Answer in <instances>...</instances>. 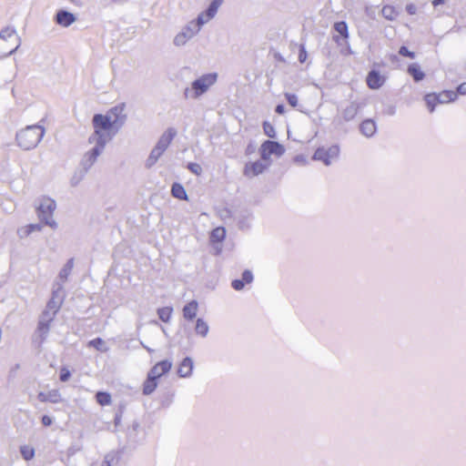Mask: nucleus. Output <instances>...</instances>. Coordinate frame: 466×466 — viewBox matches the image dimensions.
<instances>
[{"mask_svg": "<svg viewBox=\"0 0 466 466\" xmlns=\"http://www.w3.org/2000/svg\"><path fill=\"white\" fill-rule=\"evenodd\" d=\"M334 29L337 33H339L341 36L344 38H347L349 36L348 33V25L345 22H338L334 25Z\"/></svg>", "mask_w": 466, "mask_h": 466, "instance_id": "37", "label": "nucleus"}, {"mask_svg": "<svg viewBox=\"0 0 466 466\" xmlns=\"http://www.w3.org/2000/svg\"><path fill=\"white\" fill-rule=\"evenodd\" d=\"M241 280H243V282L245 284H248V283H251L252 280H253V274L251 271L249 270H245L242 274V279Z\"/></svg>", "mask_w": 466, "mask_h": 466, "instance_id": "43", "label": "nucleus"}, {"mask_svg": "<svg viewBox=\"0 0 466 466\" xmlns=\"http://www.w3.org/2000/svg\"><path fill=\"white\" fill-rule=\"evenodd\" d=\"M245 283L241 279H235L232 281V288L236 290L244 289Z\"/></svg>", "mask_w": 466, "mask_h": 466, "instance_id": "45", "label": "nucleus"}, {"mask_svg": "<svg viewBox=\"0 0 466 466\" xmlns=\"http://www.w3.org/2000/svg\"><path fill=\"white\" fill-rule=\"evenodd\" d=\"M426 105L431 112H433L435 106L440 104L436 94H428L425 96Z\"/></svg>", "mask_w": 466, "mask_h": 466, "instance_id": "36", "label": "nucleus"}, {"mask_svg": "<svg viewBox=\"0 0 466 466\" xmlns=\"http://www.w3.org/2000/svg\"><path fill=\"white\" fill-rule=\"evenodd\" d=\"M56 202L50 198H43L38 207V216L40 219L47 226L55 228L56 222L53 218V213L56 209Z\"/></svg>", "mask_w": 466, "mask_h": 466, "instance_id": "8", "label": "nucleus"}, {"mask_svg": "<svg viewBox=\"0 0 466 466\" xmlns=\"http://www.w3.org/2000/svg\"><path fill=\"white\" fill-rule=\"evenodd\" d=\"M198 302L195 300H192L188 302L185 307L183 308V316L186 319L192 320L198 313Z\"/></svg>", "mask_w": 466, "mask_h": 466, "instance_id": "23", "label": "nucleus"}, {"mask_svg": "<svg viewBox=\"0 0 466 466\" xmlns=\"http://www.w3.org/2000/svg\"><path fill=\"white\" fill-rule=\"evenodd\" d=\"M37 398L41 402L58 403L62 400L61 394L57 390H52L47 392H39Z\"/></svg>", "mask_w": 466, "mask_h": 466, "instance_id": "19", "label": "nucleus"}, {"mask_svg": "<svg viewBox=\"0 0 466 466\" xmlns=\"http://www.w3.org/2000/svg\"><path fill=\"white\" fill-rule=\"evenodd\" d=\"M41 420H42L43 425L46 427L50 426L52 424V419L47 415H44L42 417Z\"/></svg>", "mask_w": 466, "mask_h": 466, "instance_id": "49", "label": "nucleus"}, {"mask_svg": "<svg viewBox=\"0 0 466 466\" xmlns=\"http://www.w3.org/2000/svg\"><path fill=\"white\" fill-rule=\"evenodd\" d=\"M381 15L384 18L390 21L396 19L398 13L396 9L391 5H384L381 9Z\"/></svg>", "mask_w": 466, "mask_h": 466, "instance_id": "29", "label": "nucleus"}, {"mask_svg": "<svg viewBox=\"0 0 466 466\" xmlns=\"http://www.w3.org/2000/svg\"><path fill=\"white\" fill-rule=\"evenodd\" d=\"M88 171H86L83 168H79V170L76 171L70 179V183L72 186H77L85 177L86 174Z\"/></svg>", "mask_w": 466, "mask_h": 466, "instance_id": "35", "label": "nucleus"}, {"mask_svg": "<svg viewBox=\"0 0 466 466\" xmlns=\"http://www.w3.org/2000/svg\"><path fill=\"white\" fill-rule=\"evenodd\" d=\"M96 400L101 406L109 405L112 401L111 395L106 391H98L96 394Z\"/></svg>", "mask_w": 466, "mask_h": 466, "instance_id": "30", "label": "nucleus"}, {"mask_svg": "<svg viewBox=\"0 0 466 466\" xmlns=\"http://www.w3.org/2000/svg\"><path fill=\"white\" fill-rule=\"evenodd\" d=\"M286 149L283 145L272 140H266L259 147L260 157L263 161L267 162L268 165H271L274 158L282 157Z\"/></svg>", "mask_w": 466, "mask_h": 466, "instance_id": "6", "label": "nucleus"}, {"mask_svg": "<svg viewBox=\"0 0 466 466\" xmlns=\"http://www.w3.org/2000/svg\"><path fill=\"white\" fill-rule=\"evenodd\" d=\"M172 312L173 309L171 307H163L158 309L157 315L162 321L167 322L172 316Z\"/></svg>", "mask_w": 466, "mask_h": 466, "instance_id": "33", "label": "nucleus"}, {"mask_svg": "<svg viewBox=\"0 0 466 466\" xmlns=\"http://www.w3.org/2000/svg\"><path fill=\"white\" fill-rule=\"evenodd\" d=\"M406 11L410 14V15H415L416 12H417V6L414 5V4H408L406 5Z\"/></svg>", "mask_w": 466, "mask_h": 466, "instance_id": "47", "label": "nucleus"}, {"mask_svg": "<svg viewBox=\"0 0 466 466\" xmlns=\"http://www.w3.org/2000/svg\"><path fill=\"white\" fill-rule=\"evenodd\" d=\"M92 146V148L84 154L80 162V167L86 171H89V169L94 166L98 157L103 153L105 149V147H100L99 145Z\"/></svg>", "mask_w": 466, "mask_h": 466, "instance_id": "10", "label": "nucleus"}, {"mask_svg": "<svg viewBox=\"0 0 466 466\" xmlns=\"http://www.w3.org/2000/svg\"><path fill=\"white\" fill-rule=\"evenodd\" d=\"M339 154L340 148L339 145H326L321 146L315 150L312 156V159L315 161H319L325 166L329 167L339 159Z\"/></svg>", "mask_w": 466, "mask_h": 466, "instance_id": "5", "label": "nucleus"}, {"mask_svg": "<svg viewBox=\"0 0 466 466\" xmlns=\"http://www.w3.org/2000/svg\"><path fill=\"white\" fill-rule=\"evenodd\" d=\"M21 46V38L15 28L5 26L0 31V56L6 57Z\"/></svg>", "mask_w": 466, "mask_h": 466, "instance_id": "4", "label": "nucleus"}, {"mask_svg": "<svg viewBox=\"0 0 466 466\" xmlns=\"http://www.w3.org/2000/svg\"><path fill=\"white\" fill-rule=\"evenodd\" d=\"M357 115V106L354 104H350L342 111V116L346 121L352 120Z\"/></svg>", "mask_w": 466, "mask_h": 466, "instance_id": "31", "label": "nucleus"}, {"mask_svg": "<svg viewBox=\"0 0 466 466\" xmlns=\"http://www.w3.org/2000/svg\"><path fill=\"white\" fill-rule=\"evenodd\" d=\"M457 94L466 95V82L461 84L457 88Z\"/></svg>", "mask_w": 466, "mask_h": 466, "instance_id": "50", "label": "nucleus"}, {"mask_svg": "<svg viewBox=\"0 0 466 466\" xmlns=\"http://www.w3.org/2000/svg\"><path fill=\"white\" fill-rule=\"evenodd\" d=\"M163 154H164L163 151H161L154 147L152 148L148 157L146 160V164H145L146 167L151 168L153 166H155Z\"/></svg>", "mask_w": 466, "mask_h": 466, "instance_id": "25", "label": "nucleus"}, {"mask_svg": "<svg viewBox=\"0 0 466 466\" xmlns=\"http://www.w3.org/2000/svg\"><path fill=\"white\" fill-rule=\"evenodd\" d=\"M360 132L367 137H372L376 132V124L373 120H364L360 125Z\"/></svg>", "mask_w": 466, "mask_h": 466, "instance_id": "24", "label": "nucleus"}, {"mask_svg": "<svg viewBox=\"0 0 466 466\" xmlns=\"http://www.w3.org/2000/svg\"><path fill=\"white\" fill-rule=\"evenodd\" d=\"M295 161L296 162H303V163H306V159L303 156H297L296 158H295Z\"/></svg>", "mask_w": 466, "mask_h": 466, "instance_id": "55", "label": "nucleus"}, {"mask_svg": "<svg viewBox=\"0 0 466 466\" xmlns=\"http://www.w3.org/2000/svg\"><path fill=\"white\" fill-rule=\"evenodd\" d=\"M285 97L290 106L297 107L299 106V98H298L297 95L286 93Z\"/></svg>", "mask_w": 466, "mask_h": 466, "instance_id": "39", "label": "nucleus"}, {"mask_svg": "<svg viewBox=\"0 0 466 466\" xmlns=\"http://www.w3.org/2000/svg\"><path fill=\"white\" fill-rule=\"evenodd\" d=\"M112 461L113 458H109L108 456H106L100 466H111Z\"/></svg>", "mask_w": 466, "mask_h": 466, "instance_id": "52", "label": "nucleus"}, {"mask_svg": "<svg viewBox=\"0 0 466 466\" xmlns=\"http://www.w3.org/2000/svg\"><path fill=\"white\" fill-rule=\"evenodd\" d=\"M90 345L96 347V348H98V346H100L101 344H103V340L99 338H96L95 339H92L90 342H89Z\"/></svg>", "mask_w": 466, "mask_h": 466, "instance_id": "51", "label": "nucleus"}, {"mask_svg": "<svg viewBox=\"0 0 466 466\" xmlns=\"http://www.w3.org/2000/svg\"><path fill=\"white\" fill-rule=\"evenodd\" d=\"M30 229H28L27 226H22L17 229V236L19 238H25L30 235Z\"/></svg>", "mask_w": 466, "mask_h": 466, "instance_id": "42", "label": "nucleus"}, {"mask_svg": "<svg viewBox=\"0 0 466 466\" xmlns=\"http://www.w3.org/2000/svg\"><path fill=\"white\" fill-rule=\"evenodd\" d=\"M444 3H445V0H433L432 5L436 7L440 5H443Z\"/></svg>", "mask_w": 466, "mask_h": 466, "instance_id": "54", "label": "nucleus"}, {"mask_svg": "<svg viewBox=\"0 0 466 466\" xmlns=\"http://www.w3.org/2000/svg\"><path fill=\"white\" fill-rule=\"evenodd\" d=\"M20 452L22 454V457L25 461H30L35 456V449L30 445H23L20 447Z\"/></svg>", "mask_w": 466, "mask_h": 466, "instance_id": "34", "label": "nucleus"}, {"mask_svg": "<svg viewBox=\"0 0 466 466\" xmlns=\"http://www.w3.org/2000/svg\"><path fill=\"white\" fill-rule=\"evenodd\" d=\"M74 266H75L74 258H69L64 264V266L60 269L59 274L56 279L57 285L62 286L63 284H65L67 281L68 277L71 275V273L73 271Z\"/></svg>", "mask_w": 466, "mask_h": 466, "instance_id": "18", "label": "nucleus"}, {"mask_svg": "<svg viewBox=\"0 0 466 466\" xmlns=\"http://www.w3.org/2000/svg\"><path fill=\"white\" fill-rule=\"evenodd\" d=\"M171 193H172V196L176 198L183 199V200L187 198V192H186L184 187L180 184H177V183L174 184L171 188Z\"/></svg>", "mask_w": 466, "mask_h": 466, "instance_id": "28", "label": "nucleus"}, {"mask_svg": "<svg viewBox=\"0 0 466 466\" xmlns=\"http://www.w3.org/2000/svg\"><path fill=\"white\" fill-rule=\"evenodd\" d=\"M55 21L57 25L63 27H68L76 21V17L74 14L68 11L60 10L56 13Z\"/></svg>", "mask_w": 466, "mask_h": 466, "instance_id": "17", "label": "nucleus"}, {"mask_svg": "<svg viewBox=\"0 0 466 466\" xmlns=\"http://www.w3.org/2000/svg\"><path fill=\"white\" fill-rule=\"evenodd\" d=\"M177 135V130L173 127L167 128L159 137L155 147L165 152L171 144L172 140Z\"/></svg>", "mask_w": 466, "mask_h": 466, "instance_id": "14", "label": "nucleus"}, {"mask_svg": "<svg viewBox=\"0 0 466 466\" xmlns=\"http://www.w3.org/2000/svg\"><path fill=\"white\" fill-rule=\"evenodd\" d=\"M399 53H400V55H401L403 56H408L411 59L415 57V54L413 52L410 51L406 46H401L399 50Z\"/></svg>", "mask_w": 466, "mask_h": 466, "instance_id": "44", "label": "nucleus"}, {"mask_svg": "<svg viewBox=\"0 0 466 466\" xmlns=\"http://www.w3.org/2000/svg\"><path fill=\"white\" fill-rule=\"evenodd\" d=\"M386 81L385 76L376 70H371L367 76V85L371 89H379Z\"/></svg>", "mask_w": 466, "mask_h": 466, "instance_id": "16", "label": "nucleus"}, {"mask_svg": "<svg viewBox=\"0 0 466 466\" xmlns=\"http://www.w3.org/2000/svg\"><path fill=\"white\" fill-rule=\"evenodd\" d=\"M187 168L197 176H199L202 173V167L198 163H189Z\"/></svg>", "mask_w": 466, "mask_h": 466, "instance_id": "41", "label": "nucleus"}, {"mask_svg": "<svg viewBox=\"0 0 466 466\" xmlns=\"http://www.w3.org/2000/svg\"><path fill=\"white\" fill-rule=\"evenodd\" d=\"M71 377V373L66 367H62L59 371V380L62 382L67 381Z\"/></svg>", "mask_w": 466, "mask_h": 466, "instance_id": "40", "label": "nucleus"}, {"mask_svg": "<svg viewBox=\"0 0 466 466\" xmlns=\"http://www.w3.org/2000/svg\"><path fill=\"white\" fill-rule=\"evenodd\" d=\"M226 236L227 231L224 227H217L209 234V243L217 255L223 250V241Z\"/></svg>", "mask_w": 466, "mask_h": 466, "instance_id": "11", "label": "nucleus"}, {"mask_svg": "<svg viewBox=\"0 0 466 466\" xmlns=\"http://www.w3.org/2000/svg\"><path fill=\"white\" fill-rule=\"evenodd\" d=\"M126 118L124 104L112 107L105 114H96L92 119L94 131L88 137V143L105 147L124 125Z\"/></svg>", "mask_w": 466, "mask_h": 466, "instance_id": "1", "label": "nucleus"}, {"mask_svg": "<svg viewBox=\"0 0 466 466\" xmlns=\"http://www.w3.org/2000/svg\"><path fill=\"white\" fill-rule=\"evenodd\" d=\"M26 226H27L28 229H30V233H33L35 231H40L42 229V227L39 224H29Z\"/></svg>", "mask_w": 466, "mask_h": 466, "instance_id": "48", "label": "nucleus"}, {"mask_svg": "<svg viewBox=\"0 0 466 466\" xmlns=\"http://www.w3.org/2000/svg\"><path fill=\"white\" fill-rule=\"evenodd\" d=\"M44 135L45 128L42 126H27L16 133V144L24 150H30L35 148L39 144Z\"/></svg>", "mask_w": 466, "mask_h": 466, "instance_id": "3", "label": "nucleus"}, {"mask_svg": "<svg viewBox=\"0 0 466 466\" xmlns=\"http://www.w3.org/2000/svg\"><path fill=\"white\" fill-rule=\"evenodd\" d=\"M218 75L215 72L203 74L197 77L183 91V96L187 100H197L208 93L217 83Z\"/></svg>", "mask_w": 466, "mask_h": 466, "instance_id": "2", "label": "nucleus"}, {"mask_svg": "<svg viewBox=\"0 0 466 466\" xmlns=\"http://www.w3.org/2000/svg\"><path fill=\"white\" fill-rule=\"evenodd\" d=\"M177 135V130L173 127L167 128L159 137L155 147L165 152L171 144L172 140Z\"/></svg>", "mask_w": 466, "mask_h": 466, "instance_id": "13", "label": "nucleus"}, {"mask_svg": "<svg viewBox=\"0 0 466 466\" xmlns=\"http://www.w3.org/2000/svg\"><path fill=\"white\" fill-rule=\"evenodd\" d=\"M193 370V361L190 358H185L179 364L177 373L179 377L186 378L191 375Z\"/></svg>", "mask_w": 466, "mask_h": 466, "instance_id": "20", "label": "nucleus"}, {"mask_svg": "<svg viewBox=\"0 0 466 466\" xmlns=\"http://www.w3.org/2000/svg\"><path fill=\"white\" fill-rule=\"evenodd\" d=\"M157 379L155 376H151L150 373H147V377L143 383V389H142L143 394L144 395L151 394L152 392H154V390L157 389Z\"/></svg>", "mask_w": 466, "mask_h": 466, "instance_id": "21", "label": "nucleus"}, {"mask_svg": "<svg viewBox=\"0 0 466 466\" xmlns=\"http://www.w3.org/2000/svg\"><path fill=\"white\" fill-rule=\"evenodd\" d=\"M197 334L205 337L208 333V326L202 319H198L195 327Z\"/></svg>", "mask_w": 466, "mask_h": 466, "instance_id": "32", "label": "nucleus"}, {"mask_svg": "<svg viewBox=\"0 0 466 466\" xmlns=\"http://www.w3.org/2000/svg\"><path fill=\"white\" fill-rule=\"evenodd\" d=\"M263 130H264V134L267 137H268L270 138L276 137V130H275L274 127L269 122L265 121L263 123Z\"/></svg>", "mask_w": 466, "mask_h": 466, "instance_id": "38", "label": "nucleus"}, {"mask_svg": "<svg viewBox=\"0 0 466 466\" xmlns=\"http://www.w3.org/2000/svg\"><path fill=\"white\" fill-rule=\"evenodd\" d=\"M269 166L260 157L259 160L248 162L245 165L243 173L248 177H254L262 174Z\"/></svg>", "mask_w": 466, "mask_h": 466, "instance_id": "12", "label": "nucleus"}, {"mask_svg": "<svg viewBox=\"0 0 466 466\" xmlns=\"http://www.w3.org/2000/svg\"><path fill=\"white\" fill-rule=\"evenodd\" d=\"M172 368V362L167 360H164L161 361L157 362L151 370L148 371V373L151 374V376H155L157 379L161 378L165 374L168 373Z\"/></svg>", "mask_w": 466, "mask_h": 466, "instance_id": "15", "label": "nucleus"}, {"mask_svg": "<svg viewBox=\"0 0 466 466\" xmlns=\"http://www.w3.org/2000/svg\"><path fill=\"white\" fill-rule=\"evenodd\" d=\"M51 322L52 318L43 319L39 321L36 332L41 341H43L46 339L50 329Z\"/></svg>", "mask_w": 466, "mask_h": 466, "instance_id": "22", "label": "nucleus"}, {"mask_svg": "<svg viewBox=\"0 0 466 466\" xmlns=\"http://www.w3.org/2000/svg\"><path fill=\"white\" fill-rule=\"evenodd\" d=\"M409 74L413 77L415 81H420L424 78V73L417 64H411L408 67Z\"/></svg>", "mask_w": 466, "mask_h": 466, "instance_id": "27", "label": "nucleus"}, {"mask_svg": "<svg viewBox=\"0 0 466 466\" xmlns=\"http://www.w3.org/2000/svg\"><path fill=\"white\" fill-rule=\"evenodd\" d=\"M199 32L198 26L190 20L176 34L173 38V45L177 47L185 46Z\"/></svg>", "mask_w": 466, "mask_h": 466, "instance_id": "7", "label": "nucleus"}, {"mask_svg": "<svg viewBox=\"0 0 466 466\" xmlns=\"http://www.w3.org/2000/svg\"><path fill=\"white\" fill-rule=\"evenodd\" d=\"M222 3L223 0H213L205 11L199 13L196 19H192L194 24L198 26L199 30L216 16Z\"/></svg>", "mask_w": 466, "mask_h": 466, "instance_id": "9", "label": "nucleus"}, {"mask_svg": "<svg viewBox=\"0 0 466 466\" xmlns=\"http://www.w3.org/2000/svg\"><path fill=\"white\" fill-rule=\"evenodd\" d=\"M276 112H277L278 114H279V115L284 114V113H285V107H284V106H283V105H278V106H276Z\"/></svg>", "mask_w": 466, "mask_h": 466, "instance_id": "53", "label": "nucleus"}, {"mask_svg": "<svg viewBox=\"0 0 466 466\" xmlns=\"http://www.w3.org/2000/svg\"><path fill=\"white\" fill-rule=\"evenodd\" d=\"M438 97V102L440 104H446L454 101L457 98V93L455 91H442L439 94H436Z\"/></svg>", "mask_w": 466, "mask_h": 466, "instance_id": "26", "label": "nucleus"}, {"mask_svg": "<svg viewBox=\"0 0 466 466\" xmlns=\"http://www.w3.org/2000/svg\"><path fill=\"white\" fill-rule=\"evenodd\" d=\"M307 59V52L304 46H300L299 54V61L300 63H304Z\"/></svg>", "mask_w": 466, "mask_h": 466, "instance_id": "46", "label": "nucleus"}]
</instances>
